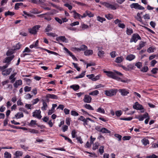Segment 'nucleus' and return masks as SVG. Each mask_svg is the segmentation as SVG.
Instances as JSON below:
<instances>
[{"label": "nucleus", "instance_id": "f704fd0d", "mask_svg": "<svg viewBox=\"0 0 158 158\" xmlns=\"http://www.w3.org/2000/svg\"><path fill=\"white\" fill-rule=\"evenodd\" d=\"M15 15V13L13 12H11L9 11H8L7 12H6L5 13V16H7L8 15H10L12 16Z\"/></svg>", "mask_w": 158, "mask_h": 158}, {"label": "nucleus", "instance_id": "6ab92c4d", "mask_svg": "<svg viewBox=\"0 0 158 158\" xmlns=\"http://www.w3.org/2000/svg\"><path fill=\"white\" fill-rule=\"evenodd\" d=\"M88 120L91 121L92 122H94V121L89 118H87L85 119V120L83 122V125L85 126L86 125H88Z\"/></svg>", "mask_w": 158, "mask_h": 158}, {"label": "nucleus", "instance_id": "5701e85b", "mask_svg": "<svg viewBox=\"0 0 158 158\" xmlns=\"http://www.w3.org/2000/svg\"><path fill=\"white\" fill-rule=\"evenodd\" d=\"M23 153L22 151H16L14 154L15 156L20 157V156H22Z\"/></svg>", "mask_w": 158, "mask_h": 158}, {"label": "nucleus", "instance_id": "338daca9", "mask_svg": "<svg viewBox=\"0 0 158 158\" xmlns=\"http://www.w3.org/2000/svg\"><path fill=\"white\" fill-rule=\"evenodd\" d=\"M116 52L115 51H113L111 52L110 53V55L111 57L114 58L116 56Z\"/></svg>", "mask_w": 158, "mask_h": 158}, {"label": "nucleus", "instance_id": "79ce46f5", "mask_svg": "<svg viewBox=\"0 0 158 158\" xmlns=\"http://www.w3.org/2000/svg\"><path fill=\"white\" fill-rule=\"evenodd\" d=\"M135 65L138 69H140L142 66V63L140 62H138L135 64Z\"/></svg>", "mask_w": 158, "mask_h": 158}, {"label": "nucleus", "instance_id": "0e129e2a", "mask_svg": "<svg viewBox=\"0 0 158 158\" xmlns=\"http://www.w3.org/2000/svg\"><path fill=\"white\" fill-rule=\"evenodd\" d=\"M64 6L68 8L69 10H71L72 8V6L68 3H65Z\"/></svg>", "mask_w": 158, "mask_h": 158}, {"label": "nucleus", "instance_id": "8fccbe9b", "mask_svg": "<svg viewBox=\"0 0 158 158\" xmlns=\"http://www.w3.org/2000/svg\"><path fill=\"white\" fill-rule=\"evenodd\" d=\"M31 89V87L27 86H25L24 88V90L25 92L30 91Z\"/></svg>", "mask_w": 158, "mask_h": 158}, {"label": "nucleus", "instance_id": "1a4fd4ad", "mask_svg": "<svg viewBox=\"0 0 158 158\" xmlns=\"http://www.w3.org/2000/svg\"><path fill=\"white\" fill-rule=\"evenodd\" d=\"M40 113L41 111L40 110H36L33 113L32 116L34 117H36L37 118L40 119L42 117Z\"/></svg>", "mask_w": 158, "mask_h": 158}, {"label": "nucleus", "instance_id": "ea45409f", "mask_svg": "<svg viewBox=\"0 0 158 158\" xmlns=\"http://www.w3.org/2000/svg\"><path fill=\"white\" fill-rule=\"evenodd\" d=\"M105 52L103 51H99L98 53V55L100 57H102L104 56Z\"/></svg>", "mask_w": 158, "mask_h": 158}, {"label": "nucleus", "instance_id": "e433bc0d", "mask_svg": "<svg viewBox=\"0 0 158 158\" xmlns=\"http://www.w3.org/2000/svg\"><path fill=\"white\" fill-rule=\"evenodd\" d=\"M28 131L29 132L32 133L38 134L39 133V131L33 129H28Z\"/></svg>", "mask_w": 158, "mask_h": 158}, {"label": "nucleus", "instance_id": "4d7b16f0", "mask_svg": "<svg viewBox=\"0 0 158 158\" xmlns=\"http://www.w3.org/2000/svg\"><path fill=\"white\" fill-rule=\"evenodd\" d=\"M103 148L104 147L103 146H101L99 149V151L101 154H102L104 152Z\"/></svg>", "mask_w": 158, "mask_h": 158}, {"label": "nucleus", "instance_id": "5fc2aeb1", "mask_svg": "<svg viewBox=\"0 0 158 158\" xmlns=\"http://www.w3.org/2000/svg\"><path fill=\"white\" fill-rule=\"evenodd\" d=\"M133 32V30L132 29H128L127 28V33L128 35H131Z\"/></svg>", "mask_w": 158, "mask_h": 158}, {"label": "nucleus", "instance_id": "a878e982", "mask_svg": "<svg viewBox=\"0 0 158 158\" xmlns=\"http://www.w3.org/2000/svg\"><path fill=\"white\" fill-rule=\"evenodd\" d=\"M87 49V47L85 45H82L81 46L80 48H77V50L79 51H85Z\"/></svg>", "mask_w": 158, "mask_h": 158}, {"label": "nucleus", "instance_id": "4468645a", "mask_svg": "<svg viewBox=\"0 0 158 158\" xmlns=\"http://www.w3.org/2000/svg\"><path fill=\"white\" fill-rule=\"evenodd\" d=\"M22 84V81L21 80H16L14 84L13 85L15 88H17L19 86Z\"/></svg>", "mask_w": 158, "mask_h": 158}, {"label": "nucleus", "instance_id": "a211bd4d", "mask_svg": "<svg viewBox=\"0 0 158 158\" xmlns=\"http://www.w3.org/2000/svg\"><path fill=\"white\" fill-rule=\"evenodd\" d=\"M16 75L15 73L12 74L9 77V79L11 80L10 83H13L16 80V78L15 77Z\"/></svg>", "mask_w": 158, "mask_h": 158}, {"label": "nucleus", "instance_id": "9d476101", "mask_svg": "<svg viewBox=\"0 0 158 158\" xmlns=\"http://www.w3.org/2000/svg\"><path fill=\"white\" fill-rule=\"evenodd\" d=\"M118 91L122 96L127 95L129 93V90L124 89H120Z\"/></svg>", "mask_w": 158, "mask_h": 158}, {"label": "nucleus", "instance_id": "7c9ffc66", "mask_svg": "<svg viewBox=\"0 0 158 158\" xmlns=\"http://www.w3.org/2000/svg\"><path fill=\"white\" fill-rule=\"evenodd\" d=\"M97 112L104 114L105 113V111L104 109L101 107H100L96 110Z\"/></svg>", "mask_w": 158, "mask_h": 158}, {"label": "nucleus", "instance_id": "f03ea898", "mask_svg": "<svg viewBox=\"0 0 158 158\" xmlns=\"http://www.w3.org/2000/svg\"><path fill=\"white\" fill-rule=\"evenodd\" d=\"M104 72L106 73V75L109 77L113 79L115 74H116L117 75L122 76L123 74L120 72L117 71L116 70H114V72L108 71H104Z\"/></svg>", "mask_w": 158, "mask_h": 158}, {"label": "nucleus", "instance_id": "69168bd1", "mask_svg": "<svg viewBox=\"0 0 158 158\" xmlns=\"http://www.w3.org/2000/svg\"><path fill=\"white\" fill-rule=\"evenodd\" d=\"M19 110L20 111H22L23 112H24L25 113L28 114L29 113L28 112L27 110H26L24 108H20L19 109Z\"/></svg>", "mask_w": 158, "mask_h": 158}, {"label": "nucleus", "instance_id": "0eeeda50", "mask_svg": "<svg viewBox=\"0 0 158 158\" xmlns=\"http://www.w3.org/2000/svg\"><path fill=\"white\" fill-rule=\"evenodd\" d=\"M131 8H135L136 9L143 10L144 8L139 5L138 3H133L130 5Z\"/></svg>", "mask_w": 158, "mask_h": 158}, {"label": "nucleus", "instance_id": "20e7f679", "mask_svg": "<svg viewBox=\"0 0 158 158\" xmlns=\"http://www.w3.org/2000/svg\"><path fill=\"white\" fill-rule=\"evenodd\" d=\"M40 27L39 25L35 26L32 28L28 29L29 32L32 34H36Z\"/></svg>", "mask_w": 158, "mask_h": 158}, {"label": "nucleus", "instance_id": "13d9d810", "mask_svg": "<svg viewBox=\"0 0 158 158\" xmlns=\"http://www.w3.org/2000/svg\"><path fill=\"white\" fill-rule=\"evenodd\" d=\"M71 114L73 116H76L79 115L78 113L74 110H72L71 112Z\"/></svg>", "mask_w": 158, "mask_h": 158}, {"label": "nucleus", "instance_id": "680f3d73", "mask_svg": "<svg viewBox=\"0 0 158 158\" xmlns=\"http://www.w3.org/2000/svg\"><path fill=\"white\" fill-rule=\"evenodd\" d=\"M131 138V137L129 136H125L123 137V140H129Z\"/></svg>", "mask_w": 158, "mask_h": 158}, {"label": "nucleus", "instance_id": "bf43d9fd", "mask_svg": "<svg viewBox=\"0 0 158 158\" xmlns=\"http://www.w3.org/2000/svg\"><path fill=\"white\" fill-rule=\"evenodd\" d=\"M148 69V66H146L143 67V68L141 70V71L143 72H147Z\"/></svg>", "mask_w": 158, "mask_h": 158}, {"label": "nucleus", "instance_id": "f257e3e1", "mask_svg": "<svg viewBox=\"0 0 158 158\" xmlns=\"http://www.w3.org/2000/svg\"><path fill=\"white\" fill-rule=\"evenodd\" d=\"M9 66V64H6L2 66V73L4 76H6L9 75L12 71V68H10L6 69Z\"/></svg>", "mask_w": 158, "mask_h": 158}, {"label": "nucleus", "instance_id": "7ed1b4c3", "mask_svg": "<svg viewBox=\"0 0 158 158\" xmlns=\"http://www.w3.org/2000/svg\"><path fill=\"white\" fill-rule=\"evenodd\" d=\"M105 94L109 97H112L115 95L117 92V90L115 89H112L109 90H106L105 91Z\"/></svg>", "mask_w": 158, "mask_h": 158}, {"label": "nucleus", "instance_id": "de8ad7c7", "mask_svg": "<svg viewBox=\"0 0 158 158\" xmlns=\"http://www.w3.org/2000/svg\"><path fill=\"white\" fill-rule=\"evenodd\" d=\"M105 17L108 20H110L113 18V15L110 14L105 15Z\"/></svg>", "mask_w": 158, "mask_h": 158}, {"label": "nucleus", "instance_id": "f3484780", "mask_svg": "<svg viewBox=\"0 0 158 158\" xmlns=\"http://www.w3.org/2000/svg\"><path fill=\"white\" fill-rule=\"evenodd\" d=\"M93 53V51L92 50L87 49L84 52V55L86 56H89L92 55Z\"/></svg>", "mask_w": 158, "mask_h": 158}, {"label": "nucleus", "instance_id": "774afa93", "mask_svg": "<svg viewBox=\"0 0 158 158\" xmlns=\"http://www.w3.org/2000/svg\"><path fill=\"white\" fill-rule=\"evenodd\" d=\"M158 156L155 154H152V155H150L147 156L146 158H157Z\"/></svg>", "mask_w": 158, "mask_h": 158}, {"label": "nucleus", "instance_id": "412c9836", "mask_svg": "<svg viewBox=\"0 0 158 158\" xmlns=\"http://www.w3.org/2000/svg\"><path fill=\"white\" fill-rule=\"evenodd\" d=\"M42 102L43 106L41 107V109L43 110H46L48 107L47 104L44 100L42 101Z\"/></svg>", "mask_w": 158, "mask_h": 158}, {"label": "nucleus", "instance_id": "58836bf2", "mask_svg": "<svg viewBox=\"0 0 158 158\" xmlns=\"http://www.w3.org/2000/svg\"><path fill=\"white\" fill-rule=\"evenodd\" d=\"M73 12L74 13V18H76L78 17L79 18H80V17H81V15L77 13L76 11H73Z\"/></svg>", "mask_w": 158, "mask_h": 158}, {"label": "nucleus", "instance_id": "2f4dec72", "mask_svg": "<svg viewBox=\"0 0 158 158\" xmlns=\"http://www.w3.org/2000/svg\"><path fill=\"white\" fill-rule=\"evenodd\" d=\"M23 5V3L22 2L16 3L15 6V9L17 10L19 8V6H22Z\"/></svg>", "mask_w": 158, "mask_h": 158}, {"label": "nucleus", "instance_id": "052dcab7", "mask_svg": "<svg viewBox=\"0 0 158 158\" xmlns=\"http://www.w3.org/2000/svg\"><path fill=\"white\" fill-rule=\"evenodd\" d=\"M24 80L26 82L27 84L28 85H29L31 82V80L29 79L24 78Z\"/></svg>", "mask_w": 158, "mask_h": 158}, {"label": "nucleus", "instance_id": "b1692460", "mask_svg": "<svg viewBox=\"0 0 158 158\" xmlns=\"http://www.w3.org/2000/svg\"><path fill=\"white\" fill-rule=\"evenodd\" d=\"M135 56L133 54H130L127 56L126 57V59L129 61L135 59Z\"/></svg>", "mask_w": 158, "mask_h": 158}, {"label": "nucleus", "instance_id": "473e14b6", "mask_svg": "<svg viewBox=\"0 0 158 158\" xmlns=\"http://www.w3.org/2000/svg\"><path fill=\"white\" fill-rule=\"evenodd\" d=\"M84 107L86 109L90 110H94V109L89 104H86Z\"/></svg>", "mask_w": 158, "mask_h": 158}, {"label": "nucleus", "instance_id": "72a5a7b5", "mask_svg": "<svg viewBox=\"0 0 158 158\" xmlns=\"http://www.w3.org/2000/svg\"><path fill=\"white\" fill-rule=\"evenodd\" d=\"M85 71H83L82 72L81 74H80L79 76H76L74 77V79H78L83 77L85 75Z\"/></svg>", "mask_w": 158, "mask_h": 158}, {"label": "nucleus", "instance_id": "393cba45", "mask_svg": "<svg viewBox=\"0 0 158 158\" xmlns=\"http://www.w3.org/2000/svg\"><path fill=\"white\" fill-rule=\"evenodd\" d=\"M52 28L50 24H48L45 29L44 32H48L50 31H52Z\"/></svg>", "mask_w": 158, "mask_h": 158}, {"label": "nucleus", "instance_id": "4c0bfd02", "mask_svg": "<svg viewBox=\"0 0 158 158\" xmlns=\"http://www.w3.org/2000/svg\"><path fill=\"white\" fill-rule=\"evenodd\" d=\"M11 154L7 152H6L4 154V158H11Z\"/></svg>", "mask_w": 158, "mask_h": 158}, {"label": "nucleus", "instance_id": "603ef678", "mask_svg": "<svg viewBox=\"0 0 158 158\" xmlns=\"http://www.w3.org/2000/svg\"><path fill=\"white\" fill-rule=\"evenodd\" d=\"M46 34L49 36L55 37L57 36V35L55 33H47Z\"/></svg>", "mask_w": 158, "mask_h": 158}, {"label": "nucleus", "instance_id": "3c124183", "mask_svg": "<svg viewBox=\"0 0 158 158\" xmlns=\"http://www.w3.org/2000/svg\"><path fill=\"white\" fill-rule=\"evenodd\" d=\"M76 131L75 130H72V132H71V135L72 138H76Z\"/></svg>", "mask_w": 158, "mask_h": 158}, {"label": "nucleus", "instance_id": "a19ab883", "mask_svg": "<svg viewBox=\"0 0 158 158\" xmlns=\"http://www.w3.org/2000/svg\"><path fill=\"white\" fill-rule=\"evenodd\" d=\"M97 19L101 23H102L104 21H105L106 20L104 18H102L99 16L97 17Z\"/></svg>", "mask_w": 158, "mask_h": 158}, {"label": "nucleus", "instance_id": "2eb2a0df", "mask_svg": "<svg viewBox=\"0 0 158 158\" xmlns=\"http://www.w3.org/2000/svg\"><path fill=\"white\" fill-rule=\"evenodd\" d=\"M46 98H50L57 99L58 98V96L53 94H48L46 95Z\"/></svg>", "mask_w": 158, "mask_h": 158}, {"label": "nucleus", "instance_id": "4be33fe9", "mask_svg": "<svg viewBox=\"0 0 158 158\" xmlns=\"http://www.w3.org/2000/svg\"><path fill=\"white\" fill-rule=\"evenodd\" d=\"M101 133H106V134H110L111 131H110L108 130L105 127H103L102 128V130L101 131Z\"/></svg>", "mask_w": 158, "mask_h": 158}, {"label": "nucleus", "instance_id": "c85d7f7f", "mask_svg": "<svg viewBox=\"0 0 158 158\" xmlns=\"http://www.w3.org/2000/svg\"><path fill=\"white\" fill-rule=\"evenodd\" d=\"M70 88L73 89L74 90L76 91L79 89V86L78 85H73L70 86Z\"/></svg>", "mask_w": 158, "mask_h": 158}, {"label": "nucleus", "instance_id": "9b49d317", "mask_svg": "<svg viewBox=\"0 0 158 158\" xmlns=\"http://www.w3.org/2000/svg\"><path fill=\"white\" fill-rule=\"evenodd\" d=\"M92 100V98L89 95H85L83 101L87 103H90L91 102Z\"/></svg>", "mask_w": 158, "mask_h": 158}, {"label": "nucleus", "instance_id": "cd10ccee", "mask_svg": "<svg viewBox=\"0 0 158 158\" xmlns=\"http://www.w3.org/2000/svg\"><path fill=\"white\" fill-rule=\"evenodd\" d=\"M135 18L138 21L141 22L142 21V18L140 14L138 12L137 13V17H135Z\"/></svg>", "mask_w": 158, "mask_h": 158}, {"label": "nucleus", "instance_id": "37998d69", "mask_svg": "<svg viewBox=\"0 0 158 158\" xmlns=\"http://www.w3.org/2000/svg\"><path fill=\"white\" fill-rule=\"evenodd\" d=\"M99 145V143L98 142H95L93 145V149L95 150L97 149Z\"/></svg>", "mask_w": 158, "mask_h": 158}, {"label": "nucleus", "instance_id": "ddd939ff", "mask_svg": "<svg viewBox=\"0 0 158 158\" xmlns=\"http://www.w3.org/2000/svg\"><path fill=\"white\" fill-rule=\"evenodd\" d=\"M116 74H115L113 79H115L117 81H121L123 82L124 83H126L128 81L127 79H122L120 78V77H118L116 75Z\"/></svg>", "mask_w": 158, "mask_h": 158}, {"label": "nucleus", "instance_id": "e2e57ef3", "mask_svg": "<svg viewBox=\"0 0 158 158\" xmlns=\"http://www.w3.org/2000/svg\"><path fill=\"white\" fill-rule=\"evenodd\" d=\"M64 49L66 52L67 53H68L69 55L70 56H71V55L73 54L68 49L64 47Z\"/></svg>", "mask_w": 158, "mask_h": 158}, {"label": "nucleus", "instance_id": "a18cd8bd", "mask_svg": "<svg viewBox=\"0 0 158 158\" xmlns=\"http://www.w3.org/2000/svg\"><path fill=\"white\" fill-rule=\"evenodd\" d=\"M14 52V51L12 49H10L7 52L6 54L7 56H10Z\"/></svg>", "mask_w": 158, "mask_h": 158}, {"label": "nucleus", "instance_id": "c756f323", "mask_svg": "<svg viewBox=\"0 0 158 158\" xmlns=\"http://www.w3.org/2000/svg\"><path fill=\"white\" fill-rule=\"evenodd\" d=\"M141 142L145 146L147 145V144H148L149 143V140L145 138L142 139Z\"/></svg>", "mask_w": 158, "mask_h": 158}, {"label": "nucleus", "instance_id": "c9c22d12", "mask_svg": "<svg viewBox=\"0 0 158 158\" xmlns=\"http://www.w3.org/2000/svg\"><path fill=\"white\" fill-rule=\"evenodd\" d=\"M99 94V91L97 90H95L89 93V95L93 96L97 95Z\"/></svg>", "mask_w": 158, "mask_h": 158}, {"label": "nucleus", "instance_id": "39448f33", "mask_svg": "<svg viewBox=\"0 0 158 158\" xmlns=\"http://www.w3.org/2000/svg\"><path fill=\"white\" fill-rule=\"evenodd\" d=\"M103 5L108 9H110L112 10H115L117 9V4L112 5L108 2H104Z\"/></svg>", "mask_w": 158, "mask_h": 158}, {"label": "nucleus", "instance_id": "f8f14e48", "mask_svg": "<svg viewBox=\"0 0 158 158\" xmlns=\"http://www.w3.org/2000/svg\"><path fill=\"white\" fill-rule=\"evenodd\" d=\"M133 108L135 109L139 110H142L144 109L143 106L139 104L138 102H135V105L133 106Z\"/></svg>", "mask_w": 158, "mask_h": 158}, {"label": "nucleus", "instance_id": "aec40b11", "mask_svg": "<svg viewBox=\"0 0 158 158\" xmlns=\"http://www.w3.org/2000/svg\"><path fill=\"white\" fill-rule=\"evenodd\" d=\"M56 40L59 41V40H61L63 42H66V39L65 37L64 36H60L58 37H56Z\"/></svg>", "mask_w": 158, "mask_h": 158}, {"label": "nucleus", "instance_id": "c03bdc74", "mask_svg": "<svg viewBox=\"0 0 158 158\" xmlns=\"http://www.w3.org/2000/svg\"><path fill=\"white\" fill-rule=\"evenodd\" d=\"M116 115L118 117H119L122 114V112L121 110H117L115 112Z\"/></svg>", "mask_w": 158, "mask_h": 158}, {"label": "nucleus", "instance_id": "423d86ee", "mask_svg": "<svg viewBox=\"0 0 158 158\" xmlns=\"http://www.w3.org/2000/svg\"><path fill=\"white\" fill-rule=\"evenodd\" d=\"M141 39V37L138 34H134L130 39V42L132 43L134 42L136 43L138 40H140Z\"/></svg>", "mask_w": 158, "mask_h": 158}, {"label": "nucleus", "instance_id": "864d4df0", "mask_svg": "<svg viewBox=\"0 0 158 158\" xmlns=\"http://www.w3.org/2000/svg\"><path fill=\"white\" fill-rule=\"evenodd\" d=\"M77 4L82 6H86V4H85L77 2V1H75L73 2Z\"/></svg>", "mask_w": 158, "mask_h": 158}, {"label": "nucleus", "instance_id": "49530a36", "mask_svg": "<svg viewBox=\"0 0 158 158\" xmlns=\"http://www.w3.org/2000/svg\"><path fill=\"white\" fill-rule=\"evenodd\" d=\"M21 45L19 43H18L14 47V50H18L21 47Z\"/></svg>", "mask_w": 158, "mask_h": 158}, {"label": "nucleus", "instance_id": "6e6552de", "mask_svg": "<svg viewBox=\"0 0 158 158\" xmlns=\"http://www.w3.org/2000/svg\"><path fill=\"white\" fill-rule=\"evenodd\" d=\"M15 56L14 55H12L10 56H8L6 57L5 60H3V63H6V64H9V65L10 64V61L14 58Z\"/></svg>", "mask_w": 158, "mask_h": 158}, {"label": "nucleus", "instance_id": "bb28decb", "mask_svg": "<svg viewBox=\"0 0 158 158\" xmlns=\"http://www.w3.org/2000/svg\"><path fill=\"white\" fill-rule=\"evenodd\" d=\"M86 77H88L89 79H91L93 81H96L97 80V78H94V75L93 74H91V75H87Z\"/></svg>", "mask_w": 158, "mask_h": 158}, {"label": "nucleus", "instance_id": "6e6d98bb", "mask_svg": "<svg viewBox=\"0 0 158 158\" xmlns=\"http://www.w3.org/2000/svg\"><path fill=\"white\" fill-rule=\"evenodd\" d=\"M114 135L116 137L118 138V140L119 141H120L121 140L122 137V136L121 135L118 134H114Z\"/></svg>", "mask_w": 158, "mask_h": 158}, {"label": "nucleus", "instance_id": "09e8293b", "mask_svg": "<svg viewBox=\"0 0 158 158\" xmlns=\"http://www.w3.org/2000/svg\"><path fill=\"white\" fill-rule=\"evenodd\" d=\"M85 13L89 17H93L94 16V14H92L91 12L89 11H86Z\"/></svg>", "mask_w": 158, "mask_h": 158}, {"label": "nucleus", "instance_id": "dca6fc26", "mask_svg": "<svg viewBox=\"0 0 158 158\" xmlns=\"http://www.w3.org/2000/svg\"><path fill=\"white\" fill-rule=\"evenodd\" d=\"M124 60V58L122 56H120L117 57L114 60V62L117 63H120L122 62Z\"/></svg>", "mask_w": 158, "mask_h": 158}]
</instances>
